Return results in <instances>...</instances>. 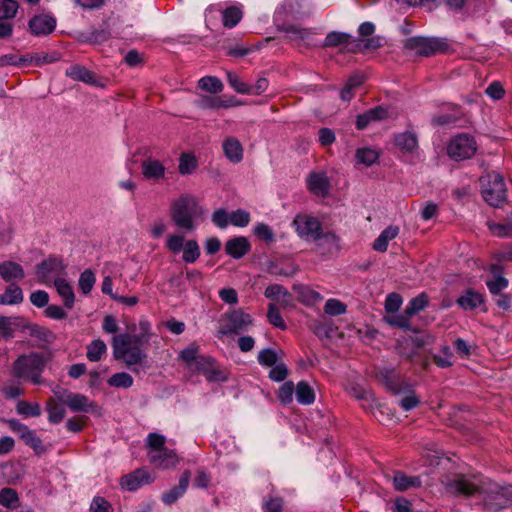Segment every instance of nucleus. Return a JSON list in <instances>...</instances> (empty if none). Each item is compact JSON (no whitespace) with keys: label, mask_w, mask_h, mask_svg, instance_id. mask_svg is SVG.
Segmentation results:
<instances>
[{"label":"nucleus","mask_w":512,"mask_h":512,"mask_svg":"<svg viewBox=\"0 0 512 512\" xmlns=\"http://www.w3.org/2000/svg\"><path fill=\"white\" fill-rule=\"evenodd\" d=\"M65 74L67 77L76 81H81L87 84L95 83V75L87 68L81 65L70 66L66 70Z\"/></svg>","instance_id":"obj_32"},{"label":"nucleus","mask_w":512,"mask_h":512,"mask_svg":"<svg viewBox=\"0 0 512 512\" xmlns=\"http://www.w3.org/2000/svg\"><path fill=\"white\" fill-rule=\"evenodd\" d=\"M489 291L492 294H499L508 286V280L501 275L495 276L492 280L486 282Z\"/></svg>","instance_id":"obj_60"},{"label":"nucleus","mask_w":512,"mask_h":512,"mask_svg":"<svg viewBox=\"0 0 512 512\" xmlns=\"http://www.w3.org/2000/svg\"><path fill=\"white\" fill-rule=\"evenodd\" d=\"M198 87L210 93H219L223 90L222 82L214 76H205L198 81Z\"/></svg>","instance_id":"obj_42"},{"label":"nucleus","mask_w":512,"mask_h":512,"mask_svg":"<svg viewBox=\"0 0 512 512\" xmlns=\"http://www.w3.org/2000/svg\"><path fill=\"white\" fill-rule=\"evenodd\" d=\"M421 484V479L418 476H407L402 472H396L393 477V486L397 491H406L409 488H418Z\"/></svg>","instance_id":"obj_28"},{"label":"nucleus","mask_w":512,"mask_h":512,"mask_svg":"<svg viewBox=\"0 0 512 512\" xmlns=\"http://www.w3.org/2000/svg\"><path fill=\"white\" fill-rule=\"evenodd\" d=\"M19 5L15 0H3L0 2V20L13 19L18 11Z\"/></svg>","instance_id":"obj_44"},{"label":"nucleus","mask_w":512,"mask_h":512,"mask_svg":"<svg viewBox=\"0 0 512 512\" xmlns=\"http://www.w3.org/2000/svg\"><path fill=\"white\" fill-rule=\"evenodd\" d=\"M257 360L260 365L266 367H272L279 362L277 352L270 348L259 351Z\"/></svg>","instance_id":"obj_48"},{"label":"nucleus","mask_w":512,"mask_h":512,"mask_svg":"<svg viewBox=\"0 0 512 512\" xmlns=\"http://www.w3.org/2000/svg\"><path fill=\"white\" fill-rule=\"evenodd\" d=\"M222 148L225 157L231 163H239L243 159V147L238 139L235 137H227L223 143Z\"/></svg>","instance_id":"obj_25"},{"label":"nucleus","mask_w":512,"mask_h":512,"mask_svg":"<svg viewBox=\"0 0 512 512\" xmlns=\"http://www.w3.org/2000/svg\"><path fill=\"white\" fill-rule=\"evenodd\" d=\"M191 479V473L189 470H185L179 479L178 486L173 487L171 490L162 494V501L166 505H172L179 498H181L186 492Z\"/></svg>","instance_id":"obj_19"},{"label":"nucleus","mask_w":512,"mask_h":512,"mask_svg":"<svg viewBox=\"0 0 512 512\" xmlns=\"http://www.w3.org/2000/svg\"><path fill=\"white\" fill-rule=\"evenodd\" d=\"M49 351L30 352L20 355L13 363L14 377L38 385L42 383V373L46 364L51 360Z\"/></svg>","instance_id":"obj_1"},{"label":"nucleus","mask_w":512,"mask_h":512,"mask_svg":"<svg viewBox=\"0 0 512 512\" xmlns=\"http://www.w3.org/2000/svg\"><path fill=\"white\" fill-rule=\"evenodd\" d=\"M324 311L330 316H339L346 312V305L338 299H328Z\"/></svg>","instance_id":"obj_54"},{"label":"nucleus","mask_w":512,"mask_h":512,"mask_svg":"<svg viewBox=\"0 0 512 512\" xmlns=\"http://www.w3.org/2000/svg\"><path fill=\"white\" fill-rule=\"evenodd\" d=\"M191 369L197 370L206 376L211 382L223 381L224 376L215 366V362L211 357L201 355L195 365Z\"/></svg>","instance_id":"obj_18"},{"label":"nucleus","mask_w":512,"mask_h":512,"mask_svg":"<svg viewBox=\"0 0 512 512\" xmlns=\"http://www.w3.org/2000/svg\"><path fill=\"white\" fill-rule=\"evenodd\" d=\"M264 296L270 299L271 303H278L281 308L291 307L293 305L292 294L280 284H271L266 287Z\"/></svg>","instance_id":"obj_17"},{"label":"nucleus","mask_w":512,"mask_h":512,"mask_svg":"<svg viewBox=\"0 0 512 512\" xmlns=\"http://www.w3.org/2000/svg\"><path fill=\"white\" fill-rule=\"evenodd\" d=\"M428 304V299L425 294H420L417 297H414L409 301L406 306V313L408 315H415L416 313L422 311Z\"/></svg>","instance_id":"obj_47"},{"label":"nucleus","mask_w":512,"mask_h":512,"mask_svg":"<svg viewBox=\"0 0 512 512\" xmlns=\"http://www.w3.org/2000/svg\"><path fill=\"white\" fill-rule=\"evenodd\" d=\"M226 74L227 82L237 93L246 95L249 94V85L245 84L236 73L227 71Z\"/></svg>","instance_id":"obj_50"},{"label":"nucleus","mask_w":512,"mask_h":512,"mask_svg":"<svg viewBox=\"0 0 512 512\" xmlns=\"http://www.w3.org/2000/svg\"><path fill=\"white\" fill-rule=\"evenodd\" d=\"M395 145L405 152H413L418 146V140L415 133L406 131L395 135Z\"/></svg>","instance_id":"obj_31"},{"label":"nucleus","mask_w":512,"mask_h":512,"mask_svg":"<svg viewBox=\"0 0 512 512\" xmlns=\"http://www.w3.org/2000/svg\"><path fill=\"white\" fill-rule=\"evenodd\" d=\"M229 220L233 226L246 227L250 222V213L243 209H237L230 214Z\"/></svg>","instance_id":"obj_52"},{"label":"nucleus","mask_w":512,"mask_h":512,"mask_svg":"<svg viewBox=\"0 0 512 512\" xmlns=\"http://www.w3.org/2000/svg\"><path fill=\"white\" fill-rule=\"evenodd\" d=\"M446 492L454 496L471 497L482 492V482L477 478H468L464 475H457L454 478H447L441 481Z\"/></svg>","instance_id":"obj_8"},{"label":"nucleus","mask_w":512,"mask_h":512,"mask_svg":"<svg viewBox=\"0 0 512 512\" xmlns=\"http://www.w3.org/2000/svg\"><path fill=\"white\" fill-rule=\"evenodd\" d=\"M230 214L224 209H217L212 214V222L220 229L226 228L230 224Z\"/></svg>","instance_id":"obj_64"},{"label":"nucleus","mask_w":512,"mask_h":512,"mask_svg":"<svg viewBox=\"0 0 512 512\" xmlns=\"http://www.w3.org/2000/svg\"><path fill=\"white\" fill-rule=\"evenodd\" d=\"M227 330L224 333H236L246 329L253 323V318L250 314L244 312L242 309H234L226 313Z\"/></svg>","instance_id":"obj_16"},{"label":"nucleus","mask_w":512,"mask_h":512,"mask_svg":"<svg viewBox=\"0 0 512 512\" xmlns=\"http://www.w3.org/2000/svg\"><path fill=\"white\" fill-rule=\"evenodd\" d=\"M295 393V387L293 382L288 381L281 385L278 392L279 400L283 404L291 403L293 400V395Z\"/></svg>","instance_id":"obj_56"},{"label":"nucleus","mask_w":512,"mask_h":512,"mask_svg":"<svg viewBox=\"0 0 512 512\" xmlns=\"http://www.w3.org/2000/svg\"><path fill=\"white\" fill-rule=\"evenodd\" d=\"M166 247L173 254L182 252L185 263H194L200 257V247L196 240H185L184 235L175 233L166 237Z\"/></svg>","instance_id":"obj_7"},{"label":"nucleus","mask_w":512,"mask_h":512,"mask_svg":"<svg viewBox=\"0 0 512 512\" xmlns=\"http://www.w3.org/2000/svg\"><path fill=\"white\" fill-rule=\"evenodd\" d=\"M107 346L104 343V341L100 339L93 340L88 346H87V353L86 356L89 361L91 362H97L101 360L102 356L106 353Z\"/></svg>","instance_id":"obj_39"},{"label":"nucleus","mask_w":512,"mask_h":512,"mask_svg":"<svg viewBox=\"0 0 512 512\" xmlns=\"http://www.w3.org/2000/svg\"><path fill=\"white\" fill-rule=\"evenodd\" d=\"M142 175L145 179L160 182L165 179L166 167L160 160L149 156L141 163Z\"/></svg>","instance_id":"obj_15"},{"label":"nucleus","mask_w":512,"mask_h":512,"mask_svg":"<svg viewBox=\"0 0 512 512\" xmlns=\"http://www.w3.org/2000/svg\"><path fill=\"white\" fill-rule=\"evenodd\" d=\"M65 404L62 402H57L55 399H51L47 403V412H48V420L52 424H58L60 423L65 416Z\"/></svg>","instance_id":"obj_37"},{"label":"nucleus","mask_w":512,"mask_h":512,"mask_svg":"<svg viewBox=\"0 0 512 512\" xmlns=\"http://www.w3.org/2000/svg\"><path fill=\"white\" fill-rule=\"evenodd\" d=\"M509 492L507 489H501L494 493L492 496H488L485 499V506L494 511L501 510L508 506L512 501V497L508 496Z\"/></svg>","instance_id":"obj_27"},{"label":"nucleus","mask_w":512,"mask_h":512,"mask_svg":"<svg viewBox=\"0 0 512 512\" xmlns=\"http://www.w3.org/2000/svg\"><path fill=\"white\" fill-rule=\"evenodd\" d=\"M242 9L238 6H229L222 12V22L224 27L231 29L235 27L242 19Z\"/></svg>","instance_id":"obj_35"},{"label":"nucleus","mask_w":512,"mask_h":512,"mask_svg":"<svg viewBox=\"0 0 512 512\" xmlns=\"http://www.w3.org/2000/svg\"><path fill=\"white\" fill-rule=\"evenodd\" d=\"M356 159L366 166L374 164L378 159V153L370 148H361L356 152Z\"/></svg>","instance_id":"obj_51"},{"label":"nucleus","mask_w":512,"mask_h":512,"mask_svg":"<svg viewBox=\"0 0 512 512\" xmlns=\"http://www.w3.org/2000/svg\"><path fill=\"white\" fill-rule=\"evenodd\" d=\"M484 302L482 294L473 289L466 290L458 299L457 304L463 310H474Z\"/></svg>","instance_id":"obj_26"},{"label":"nucleus","mask_w":512,"mask_h":512,"mask_svg":"<svg viewBox=\"0 0 512 512\" xmlns=\"http://www.w3.org/2000/svg\"><path fill=\"white\" fill-rule=\"evenodd\" d=\"M399 228L396 226H389L384 229L373 243V249L378 252H385L391 240L397 237Z\"/></svg>","instance_id":"obj_30"},{"label":"nucleus","mask_w":512,"mask_h":512,"mask_svg":"<svg viewBox=\"0 0 512 512\" xmlns=\"http://www.w3.org/2000/svg\"><path fill=\"white\" fill-rule=\"evenodd\" d=\"M108 385L114 388H130L133 383V377L126 372H119L113 374L107 381Z\"/></svg>","instance_id":"obj_41"},{"label":"nucleus","mask_w":512,"mask_h":512,"mask_svg":"<svg viewBox=\"0 0 512 512\" xmlns=\"http://www.w3.org/2000/svg\"><path fill=\"white\" fill-rule=\"evenodd\" d=\"M406 48L421 56L446 52L448 43L443 38L414 36L406 40Z\"/></svg>","instance_id":"obj_9"},{"label":"nucleus","mask_w":512,"mask_h":512,"mask_svg":"<svg viewBox=\"0 0 512 512\" xmlns=\"http://www.w3.org/2000/svg\"><path fill=\"white\" fill-rule=\"evenodd\" d=\"M96 283V275L92 269L84 270L78 279V287L84 295H88Z\"/></svg>","instance_id":"obj_40"},{"label":"nucleus","mask_w":512,"mask_h":512,"mask_svg":"<svg viewBox=\"0 0 512 512\" xmlns=\"http://www.w3.org/2000/svg\"><path fill=\"white\" fill-rule=\"evenodd\" d=\"M23 299L24 296L22 289L14 283H10L5 291L0 294L1 305H17L20 304Z\"/></svg>","instance_id":"obj_29"},{"label":"nucleus","mask_w":512,"mask_h":512,"mask_svg":"<svg viewBox=\"0 0 512 512\" xmlns=\"http://www.w3.org/2000/svg\"><path fill=\"white\" fill-rule=\"evenodd\" d=\"M166 443V437L156 432L149 433L145 438L148 460L158 470L174 468L180 460L175 449L168 447Z\"/></svg>","instance_id":"obj_3"},{"label":"nucleus","mask_w":512,"mask_h":512,"mask_svg":"<svg viewBox=\"0 0 512 512\" xmlns=\"http://www.w3.org/2000/svg\"><path fill=\"white\" fill-rule=\"evenodd\" d=\"M295 290L300 295L301 299L305 303H316L322 300V296L317 291L311 289L308 286L295 287Z\"/></svg>","instance_id":"obj_53"},{"label":"nucleus","mask_w":512,"mask_h":512,"mask_svg":"<svg viewBox=\"0 0 512 512\" xmlns=\"http://www.w3.org/2000/svg\"><path fill=\"white\" fill-rule=\"evenodd\" d=\"M253 231L258 238L268 243H271L274 240V233L272 229L265 223H257L254 226Z\"/></svg>","instance_id":"obj_57"},{"label":"nucleus","mask_w":512,"mask_h":512,"mask_svg":"<svg viewBox=\"0 0 512 512\" xmlns=\"http://www.w3.org/2000/svg\"><path fill=\"white\" fill-rule=\"evenodd\" d=\"M53 285L61 297L64 306L67 309H72L75 303V293L72 285L64 277L55 278Z\"/></svg>","instance_id":"obj_24"},{"label":"nucleus","mask_w":512,"mask_h":512,"mask_svg":"<svg viewBox=\"0 0 512 512\" xmlns=\"http://www.w3.org/2000/svg\"><path fill=\"white\" fill-rule=\"evenodd\" d=\"M402 297L397 293H390L386 297L385 310L387 313H395L402 305Z\"/></svg>","instance_id":"obj_62"},{"label":"nucleus","mask_w":512,"mask_h":512,"mask_svg":"<svg viewBox=\"0 0 512 512\" xmlns=\"http://www.w3.org/2000/svg\"><path fill=\"white\" fill-rule=\"evenodd\" d=\"M154 480L152 474L144 469H136L135 471L123 476L120 485L128 491H136L145 484H149Z\"/></svg>","instance_id":"obj_14"},{"label":"nucleus","mask_w":512,"mask_h":512,"mask_svg":"<svg viewBox=\"0 0 512 512\" xmlns=\"http://www.w3.org/2000/svg\"><path fill=\"white\" fill-rule=\"evenodd\" d=\"M307 187L312 194L325 197L329 191L328 178L323 172H313L307 179Z\"/></svg>","instance_id":"obj_22"},{"label":"nucleus","mask_w":512,"mask_h":512,"mask_svg":"<svg viewBox=\"0 0 512 512\" xmlns=\"http://www.w3.org/2000/svg\"><path fill=\"white\" fill-rule=\"evenodd\" d=\"M488 227L497 237H512V212L507 215L503 223L488 222Z\"/></svg>","instance_id":"obj_36"},{"label":"nucleus","mask_w":512,"mask_h":512,"mask_svg":"<svg viewBox=\"0 0 512 512\" xmlns=\"http://www.w3.org/2000/svg\"><path fill=\"white\" fill-rule=\"evenodd\" d=\"M198 166V161L194 154L184 152L180 155L178 171L181 175L192 174Z\"/></svg>","instance_id":"obj_38"},{"label":"nucleus","mask_w":512,"mask_h":512,"mask_svg":"<svg viewBox=\"0 0 512 512\" xmlns=\"http://www.w3.org/2000/svg\"><path fill=\"white\" fill-rule=\"evenodd\" d=\"M295 396L297 402L302 405H310L315 401V392L313 388L304 381L297 384L295 388Z\"/></svg>","instance_id":"obj_34"},{"label":"nucleus","mask_w":512,"mask_h":512,"mask_svg":"<svg viewBox=\"0 0 512 512\" xmlns=\"http://www.w3.org/2000/svg\"><path fill=\"white\" fill-rule=\"evenodd\" d=\"M18 501V495L15 490L11 488H3L0 491V505L10 508L13 507Z\"/></svg>","instance_id":"obj_55"},{"label":"nucleus","mask_w":512,"mask_h":512,"mask_svg":"<svg viewBox=\"0 0 512 512\" xmlns=\"http://www.w3.org/2000/svg\"><path fill=\"white\" fill-rule=\"evenodd\" d=\"M350 34L338 31H332L327 34L323 46L324 47H336L341 44L347 43L350 39Z\"/></svg>","instance_id":"obj_46"},{"label":"nucleus","mask_w":512,"mask_h":512,"mask_svg":"<svg viewBox=\"0 0 512 512\" xmlns=\"http://www.w3.org/2000/svg\"><path fill=\"white\" fill-rule=\"evenodd\" d=\"M250 250L251 244L244 236L231 238L225 244L226 253L234 259L244 257Z\"/></svg>","instance_id":"obj_21"},{"label":"nucleus","mask_w":512,"mask_h":512,"mask_svg":"<svg viewBox=\"0 0 512 512\" xmlns=\"http://www.w3.org/2000/svg\"><path fill=\"white\" fill-rule=\"evenodd\" d=\"M65 274V266L57 259L45 260L36 268L38 282L45 285L54 283L55 278H62Z\"/></svg>","instance_id":"obj_13"},{"label":"nucleus","mask_w":512,"mask_h":512,"mask_svg":"<svg viewBox=\"0 0 512 512\" xmlns=\"http://www.w3.org/2000/svg\"><path fill=\"white\" fill-rule=\"evenodd\" d=\"M292 225L298 236L304 240L316 241L321 238L322 225L316 217L298 214L295 216Z\"/></svg>","instance_id":"obj_12"},{"label":"nucleus","mask_w":512,"mask_h":512,"mask_svg":"<svg viewBox=\"0 0 512 512\" xmlns=\"http://www.w3.org/2000/svg\"><path fill=\"white\" fill-rule=\"evenodd\" d=\"M379 379L394 394H407L399 401V405L405 411H410L420 403L419 398L409 389V386L403 384L400 376L391 369H382L378 373Z\"/></svg>","instance_id":"obj_5"},{"label":"nucleus","mask_w":512,"mask_h":512,"mask_svg":"<svg viewBox=\"0 0 512 512\" xmlns=\"http://www.w3.org/2000/svg\"><path fill=\"white\" fill-rule=\"evenodd\" d=\"M56 399L65 404L72 412H92L99 411L98 405L91 401L87 396L79 393H72L63 389L55 392Z\"/></svg>","instance_id":"obj_10"},{"label":"nucleus","mask_w":512,"mask_h":512,"mask_svg":"<svg viewBox=\"0 0 512 512\" xmlns=\"http://www.w3.org/2000/svg\"><path fill=\"white\" fill-rule=\"evenodd\" d=\"M186 279L194 290H199L203 283V274L200 270L190 269L186 271Z\"/></svg>","instance_id":"obj_61"},{"label":"nucleus","mask_w":512,"mask_h":512,"mask_svg":"<svg viewBox=\"0 0 512 512\" xmlns=\"http://www.w3.org/2000/svg\"><path fill=\"white\" fill-rule=\"evenodd\" d=\"M26 445L30 446L36 454H42L45 450L42 445V440L32 430L28 435H24L22 439Z\"/></svg>","instance_id":"obj_59"},{"label":"nucleus","mask_w":512,"mask_h":512,"mask_svg":"<svg viewBox=\"0 0 512 512\" xmlns=\"http://www.w3.org/2000/svg\"><path fill=\"white\" fill-rule=\"evenodd\" d=\"M203 212L194 197L182 196L172 203L171 218L177 227L194 231L197 228L196 219Z\"/></svg>","instance_id":"obj_4"},{"label":"nucleus","mask_w":512,"mask_h":512,"mask_svg":"<svg viewBox=\"0 0 512 512\" xmlns=\"http://www.w3.org/2000/svg\"><path fill=\"white\" fill-rule=\"evenodd\" d=\"M482 195L491 206L498 207L506 199V186L503 177L496 172L487 173L480 178Z\"/></svg>","instance_id":"obj_6"},{"label":"nucleus","mask_w":512,"mask_h":512,"mask_svg":"<svg viewBox=\"0 0 512 512\" xmlns=\"http://www.w3.org/2000/svg\"><path fill=\"white\" fill-rule=\"evenodd\" d=\"M143 336L129 333L115 335L112 339L113 356L122 360L127 367L136 371L134 366L142 365L146 360V352L142 348Z\"/></svg>","instance_id":"obj_2"},{"label":"nucleus","mask_w":512,"mask_h":512,"mask_svg":"<svg viewBox=\"0 0 512 512\" xmlns=\"http://www.w3.org/2000/svg\"><path fill=\"white\" fill-rule=\"evenodd\" d=\"M89 512H113V508L105 498L97 496L92 499Z\"/></svg>","instance_id":"obj_58"},{"label":"nucleus","mask_w":512,"mask_h":512,"mask_svg":"<svg viewBox=\"0 0 512 512\" xmlns=\"http://www.w3.org/2000/svg\"><path fill=\"white\" fill-rule=\"evenodd\" d=\"M199 347L196 344H191L180 352V358L187 364L189 368L197 362L201 355L198 354Z\"/></svg>","instance_id":"obj_49"},{"label":"nucleus","mask_w":512,"mask_h":512,"mask_svg":"<svg viewBox=\"0 0 512 512\" xmlns=\"http://www.w3.org/2000/svg\"><path fill=\"white\" fill-rule=\"evenodd\" d=\"M477 150L474 138L468 134H459L453 137L448 146L447 153L455 161H461L472 157Z\"/></svg>","instance_id":"obj_11"},{"label":"nucleus","mask_w":512,"mask_h":512,"mask_svg":"<svg viewBox=\"0 0 512 512\" xmlns=\"http://www.w3.org/2000/svg\"><path fill=\"white\" fill-rule=\"evenodd\" d=\"M0 276L7 283L20 281L25 277L23 267L14 261L0 263Z\"/></svg>","instance_id":"obj_23"},{"label":"nucleus","mask_w":512,"mask_h":512,"mask_svg":"<svg viewBox=\"0 0 512 512\" xmlns=\"http://www.w3.org/2000/svg\"><path fill=\"white\" fill-rule=\"evenodd\" d=\"M56 26V20L48 14L35 15L29 21V28L34 35H45L51 33Z\"/></svg>","instance_id":"obj_20"},{"label":"nucleus","mask_w":512,"mask_h":512,"mask_svg":"<svg viewBox=\"0 0 512 512\" xmlns=\"http://www.w3.org/2000/svg\"><path fill=\"white\" fill-rule=\"evenodd\" d=\"M288 370L284 363L278 362L271 367L269 378L273 381H283L287 376Z\"/></svg>","instance_id":"obj_63"},{"label":"nucleus","mask_w":512,"mask_h":512,"mask_svg":"<svg viewBox=\"0 0 512 512\" xmlns=\"http://www.w3.org/2000/svg\"><path fill=\"white\" fill-rule=\"evenodd\" d=\"M23 319L0 317V338H12L17 328L23 326Z\"/></svg>","instance_id":"obj_33"},{"label":"nucleus","mask_w":512,"mask_h":512,"mask_svg":"<svg viewBox=\"0 0 512 512\" xmlns=\"http://www.w3.org/2000/svg\"><path fill=\"white\" fill-rule=\"evenodd\" d=\"M16 411L25 417H37L41 414L39 404L27 401H19L16 405Z\"/></svg>","instance_id":"obj_45"},{"label":"nucleus","mask_w":512,"mask_h":512,"mask_svg":"<svg viewBox=\"0 0 512 512\" xmlns=\"http://www.w3.org/2000/svg\"><path fill=\"white\" fill-rule=\"evenodd\" d=\"M279 308L280 306H278L277 304L270 303L268 305L267 318L271 325L281 330H285L287 326L280 314Z\"/></svg>","instance_id":"obj_43"}]
</instances>
